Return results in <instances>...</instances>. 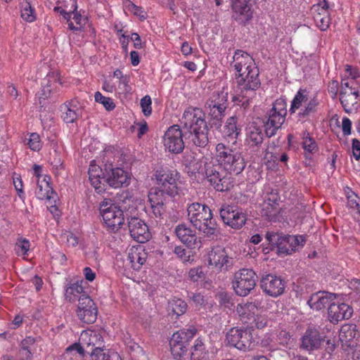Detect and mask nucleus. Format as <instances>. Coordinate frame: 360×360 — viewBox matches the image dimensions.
<instances>
[{
  "label": "nucleus",
  "instance_id": "1",
  "mask_svg": "<svg viewBox=\"0 0 360 360\" xmlns=\"http://www.w3.org/2000/svg\"><path fill=\"white\" fill-rule=\"evenodd\" d=\"M214 158L218 165L207 162L205 165L206 177L217 191H227L232 186L231 176L227 174L220 173L219 169L223 168L229 174H238L244 169L245 162L238 151L226 146L222 143L217 144Z\"/></svg>",
  "mask_w": 360,
  "mask_h": 360
},
{
  "label": "nucleus",
  "instance_id": "2",
  "mask_svg": "<svg viewBox=\"0 0 360 360\" xmlns=\"http://www.w3.org/2000/svg\"><path fill=\"white\" fill-rule=\"evenodd\" d=\"M181 122L189 130L191 139L198 146H204L208 141L207 126L205 113L197 108H188L184 112Z\"/></svg>",
  "mask_w": 360,
  "mask_h": 360
},
{
  "label": "nucleus",
  "instance_id": "3",
  "mask_svg": "<svg viewBox=\"0 0 360 360\" xmlns=\"http://www.w3.org/2000/svg\"><path fill=\"white\" fill-rule=\"evenodd\" d=\"M258 75L256 67L238 73L236 82L240 93L233 97V101L238 105L244 108L248 106L250 99L255 94V90L259 86Z\"/></svg>",
  "mask_w": 360,
  "mask_h": 360
},
{
  "label": "nucleus",
  "instance_id": "4",
  "mask_svg": "<svg viewBox=\"0 0 360 360\" xmlns=\"http://www.w3.org/2000/svg\"><path fill=\"white\" fill-rule=\"evenodd\" d=\"M188 219L198 230L207 235H213L216 229V223L212 220V214L209 207L195 202L188 208Z\"/></svg>",
  "mask_w": 360,
  "mask_h": 360
},
{
  "label": "nucleus",
  "instance_id": "5",
  "mask_svg": "<svg viewBox=\"0 0 360 360\" xmlns=\"http://www.w3.org/2000/svg\"><path fill=\"white\" fill-rule=\"evenodd\" d=\"M84 347L90 349L92 360H121L117 352H104L101 349L103 338L94 330H85L81 333L79 338Z\"/></svg>",
  "mask_w": 360,
  "mask_h": 360
},
{
  "label": "nucleus",
  "instance_id": "6",
  "mask_svg": "<svg viewBox=\"0 0 360 360\" xmlns=\"http://www.w3.org/2000/svg\"><path fill=\"white\" fill-rule=\"evenodd\" d=\"M266 238L270 244L277 247L281 255H291L301 249L306 241L303 236H285L274 232H268Z\"/></svg>",
  "mask_w": 360,
  "mask_h": 360
},
{
  "label": "nucleus",
  "instance_id": "7",
  "mask_svg": "<svg viewBox=\"0 0 360 360\" xmlns=\"http://www.w3.org/2000/svg\"><path fill=\"white\" fill-rule=\"evenodd\" d=\"M155 178L159 187L166 191L168 196L177 195L183 185L181 175L176 169H158L155 172Z\"/></svg>",
  "mask_w": 360,
  "mask_h": 360
},
{
  "label": "nucleus",
  "instance_id": "8",
  "mask_svg": "<svg viewBox=\"0 0 360 360\" xmlns=\"http://www.w3.org/2000/svg\"><path fill=\"white\" fill-rule=\"evenodd\" d=\"M103 223L111 231L118 230L124 223L122 210L112 200L105 198L99 205Z\"/></svg>",
  "mask_w": 360,
  "mask_h": 360
},
{
  "label": "nucleus",
  "instance_id": "9",
  "mask_svg": "<svg viewBox=\"0 0 360 360\" xmlns=\"http://www.w3.org/2000/svg\"><path fill=\"white\" fill-rule=\"evenodd\" d=\"M257 276L251 269H242L237 271L232 280V286L236 295L245 297L256 286Z\"/></svg>",
  "mask_w": 360,
  "mask_h": 360
},
{
  "label": "nucleus",
  "instance_id": "10",
  "mask_svg": "<svg viewBox=\"0 0 360 360\" xmlns=\"http://www.w3.org/2000/svg\"><path fill=\"white\" fill-rule=\"evenodd\" d=\"M226 340L228 344L242 351L250 350L255 345L252 330L248 326L232 328L227 333Z\"/></svg>",
  "mask_w": 360,
  "mask_h": 360
},
{
  "label": "nucleus",
  "instance_id": "11",
  "mask_svg": "<svg viewBox=\"0 0 360 360\" xmlns=\"http://www.w3.org/2000/svg\"><path fill=\"white\" fill-rule=\"evenodd\" d=\"M286 114L287 104L285 99H276L269 112V117L265 124V131L268 136L275 135L285 122Z\"/></svg>",
  "mask_w": 360,
  "mask_h": 360
},
{
  "label": "nucleus",
  "instance_id": "12",
  "mask_svg": "<svg viewBox=\"0 0 360 360\" xmlns=\"http://www.w3.org/2000/svg\"><path fill=\"white\" fill-rule=\"evenodd\" d=\"M208 265L218 271L229 270L233 264V257L229 250L223 246L213 247L207 254Z\"/></svg>",
  "mask_w": 360,
  "mask_h": 360
},
{
  "label": "nucleus",
  "instance_id": "13",
  "mask_svg": "<svg viewBox=\"0 0 360 360\" xmlns=\"http://www.w3.org/2000/svg\"><path fill=\"white\" fill-rule=\"evenodd\" d=\"M67 4L55 7V10L60 11V13L67 20L68 28L71 30H79L86 24V18L75 11L77 5L76 0H67Z\"/></svg>",
  "mask_w": 360,
  "mask_h": 360
},
{
  "label": "nucleus",
  "instance_id": "14",
  "mask_svg": "<svg viewBox=\"0 0 360 360\" xmlns=\"http://www.w3.org/2000/svg\"><path fill=\"white\" fill-rule=\"evenodd\" d=\"M340 99L345 111L347 113L356 112L360 108L359 91L350 86L349 82L342 81Z\"/></svg>",
  "mask_w": 360,
  "mask_h": 360
},
{
  "label": "nucleus",
  "instance_id": "15",
  "mask_svg": "<svg viewBox=\"0 0 360 360\" xmlns=\"http://www.w3.org/2000/svg\"><path fill=\"white\" fill-rule=\"evenodd\" d=\"M163 144L166 150L172 153H179L184 148L182 131L179 127L173 125L165 133Z\"/></svg>",
  "mask_w": 360,
  "mask_h": 360
},
{
  "label": "nucleus",
  "instance_id": "16",
  "mask_svg": "<svg viewBox=\"0 0 360 360\" xmlns=\"http://www.w3.org/2000/svg\"><path fill=\"white\" fill-rule=\"evenodd\" d=\"M77 314L78 318L85 323H92L96 321L97 309L89 296L82 295L79 297Z\"/></svg>",
  "mask_w": 360,
  "mask_h": 360
},
{
  "label": "nucleus",
  "instance_id": "17",
  "mask_svg": "<svg viewBox=\"0 0 360 360\" xmlns=\"http://www.w3.org/2000/svg\"><path fill=\"white\" fill-rule=\"evenodd\" d=\"M220 216L223 221L233 229L241 228L246 221L245 214L240 209L233 206H224L220 210Z\"/></svg>",
  "mask_w": 360,
  "mask_h": 360
},
{
  "label": "nucleus",
  "instance_id": "18",
  "mask_svg": "<svg viewBox=\"0 0 360 360\" xmlns=\"http://www.w3.org/2000/svg\"><path fill=\"white\" fill-rule=\"evenodd\" d=\"M353 309L349 304L337 300H333L328 308V318L330 322L336 324L338 322L352 317Z\"/></svg>",
  "mask_w": 360,
  "mask_h": 360
},
{
  "label": "nucleus",
  "instance_id": "19",
  "mask_svg": "<svg viewBox=\"0 0 360 360\" xmlns=\"http://www.w3.org/2000/svg\"><path fill=\"white\" fill-rule=\"evenodd\" d=\"M128 229L131 238L139 243H145L150 238L148 225L138 217H131L129 220Z\"/></svg>",
  "mask_w": 360,
  "mask_h": 360
},
{
  "label": "nucleus",
  "instance_id": "20",
  "mask_svg": "<svg viewBox=\"0 0 360 360\" xmlns=\"http://www.w3.org/2000/svg\"><path fill=\"white\" fill-rule=\"evenodd\" d=\"M236 18L243 23L249 22L253 18L252 0H231Z\"/></svg>",
  "mask_w": 360,
  "mask_h": 360
},
{
  "label": "nucleus",
  "instance_id": "21",
  "mask_svg": "<svg viewBox=\"0 0 360 360\" xmlns=\"http://www.w3.org/2000/svg\"><path fill=\"white\" fill-rule=\"evenodd\" d=\"M261 288L264 292L271 296L278 297L283 294L285 284L281 278L268 274L261 280Z\"/></svg>",
  "mask_w": 360,
  "mask_h": 360
},
{
  "label": "nucleus",
  "instance_id": "22",
  "mask_svg": "<svg viewBox=\"0 0 360 360\" xmlns=\"http://www.w3.org/2000/svg\"><path fill=\"white\" fill-rule=\"evenodd\" d=\"M171 196H168L163 189L151 188L148 193V200L155 216H161L165 211V205Z\"/></svg>",
  "mask_w": 360,
  "mask_h": 360
},
{
  "label": "nucleus",
  "instance_id": "23",
  "mask_svg": "<svg viewBox=\"0 0 360 360\" xmlns=\"http://www.w3.org/2000/svg\"><path fill=\"white\" fill-rule=\"evenodd\" d=\"M62 118L66 123H73L82 115L83 108L77 99L66 101L60 106Z\"/></svg>",
  "mask_w": 360,
  "mask_h": 360
},
{
  "label": "nucleus",
  "instance_id": "24",
  "mask_svg": "<svg viewBox=\"0 0 360 360\" xmlns=\"http://www.w3.org/2000/svg\"><path fill=\"white\" fill-rule=\"evenodd\" d=\"M325 341V337L316 328H309L302 338V347L307 351H314L321 348Z\"/></svg>",
  "mask_w": 360,
  "mask_h": 360
},
{
  "label": "nucleus",
  "instance_id": "25",
  "mask_svg": "<svg viewBox=\"0 0 360 360\" xmlns=\"http://www.w3.org/2000/svg\"><path fill=\"white\" fill-rule=\"evenodd\" d=\"M259 305L260 302L257 300L238 304L236 307V314L239 320L248 326L254 316L258 312Z\"/></svg>",
  "mask_w": 360,
  "mask_h": 360
},
{
  "label": "nucleus",
  "instance_id": "26",
  "mask_svg": "<svg viewBox=\"0 0 360 360\" xmlns=\"http://www.w3.org/2000/svg\"><path fill=\"white\" fill-rule=\"evenodd\" d=\"M335 299L336 295L334 293L318 292L310 297L307 304L313 310L320 311L324 309L326 306L329 307Z\"/></svg>",
  "mask_w": 360,
  "mask_h": 360
},
{
  "label": "nucleus",
  "instance_id": "27",
  "mask_svg": "<svg viewBox=\"0 0 360 360\" xmlns=\"http://www.w3.org/2000/svg\"><path fill=\"white\" fill-rule=\"evenodd\" d=\"M130 175L120 167L113 168L106 175L105 181L113 188H120L129 184Z\"/></svg>",
  "mask_w": 360,
  "mask_h": 360
},
{
  "label": "nucleus",
  "instance_id": "28",
  "mask_svg": "<svg viewBox=\"0 0 360 360\" xmlns=\"http://www.w3.org/2000/svg\"><path fill=\"white\" fill-rule=\"evenodd\" d=\"M175 233L179 240L188 248H195L198 246V238L195 231L192 230L185 224L178 225L175 229Z\"/></svg>",
  "mask_w": 360,
  "mask_h": 360
},
{
  "label": "nucleus",
  "instance_id": "29",
  "mask_svg": "<svg viewBox=\"0 0 360 360\" xmlns=\"http://www.w3.org/2000/svg\"><path fill=\"white\" fill-rule=\"evenodd\" d=\"M146 258L147 252L141 245L132 246L129 250L127 260L134 270H139L146 262Z\"/></svg>",
  "mask_w": 360,
  "mask_h": 360
},
{
  "label": "nucleus",
  "instance_id": "30",
  "mask_svg": "<svg viewBox=\"0 0 360 360\" xmlns=\"http://www.w3.org/2000/svg\"><path fill=\"white\" fill-rule=\"evenodd\" d=\"M233 66L238 73L255 68L252 58L247 53L237 50L233 57Z\"/></svg>",
  "mask_w": 360,
  "mask_h": 360
},
{
  "label": "nucleus",
  "instance_id": "31",
  "mask_svg": "<svg viewBox=\"0 0 360 360\" xmlns=\"http://www.w3.org/2000/svg\"><path fill=\"white\" fill-rule=\"evenodd\" d=\"M280 201V197L277 191L269 188L266 189L264 202L262 204V210L266 216H271L277 210V205Z\"/></svg>",
  "mask_w": 360,
  "mask_h": 360
},
{
  "label": "nucleus",
  "instance_id": "32",
  "mask_svg": "<svg viewBox=\"0 0 360 360\" xmlns=\"http://www.w3.org/2000/svg\"><path fill=\"white\" fill-rule=\"evenodd\" d=\"M60 206V202L58 194L49 186L48 182H46V208L56 221L58 220L61 215Z\"/></svg>",
  "mask_w": 360,
  "mask_h": 360
},
{
  "label": "nucleus",
  "instance_id": "33",
  "mask_svg": "<svg viewBox=\"0 0 360 360\" xmlns=\"http://www.w3.org/2000/svg\"><path fill=\"white\" fill-rule=\"evenodd\" d=\"M106 176H104L101 167L96 164L95 160L91 162L89 168V179L91 185L98 193L102 192L103 181H105Z\"/></svg>",
  "mask_w": 360,
  "mask_h": 360
},
{
  "label": "nucleus",
  "instance_id": "34",
  "mask_svg": "<svg viewBox=\"0 0 360 360\" xmlns=\"http://www.w3.org/2000/svg\"><path fill=\"white\" fill-rule=\"evenodd\" d=\"M263 141L262 127L257 122H250L246 128V142L251 146H258Z\"/></svg>",
  "mask_w": 360,
  "mask_h": 360
},
{
  "label": "nucleus",
  "instance_id": "35",
  "mask_svg": "<svg viewBox=\"0 0 360 360\" xmlns=\"http://www.w3.org/2000/svg\"><path fill=\"white\" fill-rule=\"evenodd\" d=\"M358 335L356 326L354 324L343 325L339 333V339L342 345L352 347L355 344V339Z\"/></svg>",
  "mask_w": 360,
  "mask_h": 360
},
{
  "label": "nucleus",
  "instance_id": "36",
  "mask_svg": "<svg viewBox=\"0 0 360 360\" xmlns=\"http://www.w3.org/2000/svg\"><path fill=\"white\" fill-rule=\"evenodd\" d=\"M43 167L41 165H34L33 166L32 181L36 183L35 195L39 200L45 199V192L44 191V182H45V176L42 175Z\"/></svg>",
  "mask_w": 360,
  "mask_h": 360
},
{
  "label": "nucleus",
  "instance_id": "37",
  "mask_svg": "<svg viewBox=\"0 0 360 360\" xmlns=\"http://www.w3.org/2000/svg\"><path fill=\"white\" fill-rule=\"evenodd\" d=\"M240 133V129L237 127L236 118L235 117H229L224 126V136L228 139L229 142L235 143Z\"/></svg>",
  "mask_w": 360,
  "mask_h": 360
},
{
  "label": "nucleus",
  "instance_id": "38",
  "mask_svg": "<svg viewBox=\"0 0 360 360\" xmlns=\"http://www.w3.org/2000/svg\"><path fill=\"white\" fill-rule=\"evenodd\" d=\"M196 330L194 328H188L187 330H181L174 333L169 342V345H172L174 339L176 345H186L190 340H191L195 335Z\"/></svg>",
  "mask_w": 360,
  "mask_h": 360
},
{
  "label": "nucleus",
  "instance_id": "39",
  "mask_svg": "<svg viewBox=\"0 0 360 360\" xmlns=\"http://www.w3.org/2000/svg\"><path fill=\"white\" fill-rule=\"evenodd\" d=\"M83 292V286L81 283L76 282L71 283L66 288L65 297L68 301L75 302L77 298L79 299L81 296L85 295Z\"/></svg>",
  "mask_w": 360,
  "mask_h": 360
},
{
  "label": "nucleus",
  "instance_id": "40",
  "mask_svg": "<svg viewBox=\"0 0 360 360\" xmlns=\"http://www.w3.org/2000/svg\"><path fill=\"white\" fill-rule=\"evenodd\" d=\"M308 101V93L306 90L300 89L295 96L291 103L290 112L293 113L297 109H301Z\"/></svg>",
  "mask_w": 360,
  "mask_h": 360
},
{
  "label": "nucleus",
  "instance_id": "41",
  "mask_svg": "<svg viewBox=\"0 0 360 360\" xmlns=\"http://www.w3.org/2000/svg\"><path fill=\"white\" fill-rule=\"evenodd\" d=\"M302 146L304 150L305 154L307 153H314L317 151L318 146L314 141V139L310 136L309 134L307 131H304L302 134Z\"/></svg>",
  "mask_w": 360,
  "mask_h": 360
},
{
  "label": "nucleus",
  "instance_id": "42",
  "mask_svg": "<svg viewBox=\"0 0 360 360\" xmlns=\"http://www.w3.org/2000/svg\"><path fill=\"white\" fill-rule=\"evenodd\" d=\"M267 322L268 319L266 316L262 314L261 307L259 306V311L256 314V316H254V318H252L248 328H250L251 330L253 328L262 329L266 326Z\"/></svg>",
  "mask_w": 360,
  "mask_h": 360
},
{
  "label": "nucleus",
  "instance_id": "43",
  "mask_svg": "<svg viewBox=\"0 0 360 360\" xmlns=\"http://www.w3.org/2000/svg\"><path fill=\"white\" fill-rule=\"evenodd\" d=\"M187 309V304L181 299H173L169 302V310L177 316L184 314Z\"/></svg>",
  "mask_w": 360,
  "mask_h": 360
},
{
  "label": "nucleus",
  "instance_id": "44",
  "mask_svg": "<svg viewBox=\"0 0 360 360\" xmlns=\"http://www.w3.org/2000/svg\"><path fill=\"white\" fill-rule=\"evenodd\" d=\"M20 13L22 18L27 22H32L36 19L34 11L27 1L21 3Z\"/></svg>",
  "mask_w": 360,
  "mask_h": 360
},
{
  "label": "nucleus",
  "instance_id": "45",
  "mask_svg": "<svg viewBox=\"0 0 360 360\" xmlns=\"http://www.w3.org/2000/svg\"><path fill=\"white\" fill-rule=\"evenodd\" d=\"M228 92L224 91L213 94L207 103L227 108Z\"/></svg>",
  "mask_w": 360,
  "mask_h": 360
},
{
  "label": "nucleus",
  "instance_id": "46",
  "mask_svg": "<svg viewBox=\"0 0 360 360\" xmlns=\"http://www.w3.org/2000/svg\"><path fill=\"white\" fill-rule=\"evenodd\" d=\"M205 346L201 339H197L191 352V360H200L205 356Z\"/></svg>",
  "mask_w": 360,
  "mask_h": 360
},
{
  "label": "nucleus",
  "instance_id": "47",
  "mask_svg": "<svg viewBox=\"0 0 360 360\" xmlns=\"http://www.w3.org/2000/svg\"><path fill=\"white\" fill-rule=\"evenodd\" d=\"M124 8L127 12L133 13L141 20H144L147 18V13L141 7L137 6L131 1L127 2L125 4Z\"/></svg>",
  "mask_w": 360,
  "mask_h": 360
},
{
  "label": "nucleus",
  "instance_id": "48",
  "mask_svg": "<svg viewBox=\"0 0 360 360\" xmlns=\"http://www.w3.org/2000/svg\"><path fill=\"white\" fill-rule=\"evenodd\" d=\"M188 297L191 304L198 309H200L207 303V299L200 292H191Z\"/></svg>",
  "mask_w": 360,
  "mask_h": 360
},
{
  "label": "nucleus",
  "instance_id": "49",
  "mask_svg": "<svg viewBox=\"0 0 360 360\" xmlns=\"http://www.w3.org/2000/svg\"><path fill=\"white\" fill-rule=\"evenodd\" d=\"M313 17L316 14L323 15V14H330L328 10V5L326 0H319L318 2L314 4L311 8Z\"/></svg>",
  "mask_w": 360,
  "mask_h": 360
},
{
  "label": "nucleus",
  "instance_id": "50",
  "mask_svg": "<svg viewBox=\"0 0 360 360\" xmlns=\"http://www.w3.org/2000/svg\"><path fill=\"white\" fill-rule=\"evenodd\" d=\"M95 101L102 104L107 110H112L115 108V105L111 98L105 97L99 91L95 93Z\"/></svg>",
  "mask_w": 360,
  "mask_h": 360
},
{
  "label": "nucleus",
  "instance_id": "51",
  "mask_svg": "<svg viewBox=\"0 0 360 360\" xmlns=\"http://www.w3.org/2000/svg\"><path fill=\"white\" fill-rule=\"evenodd\" d=\"M30 250V242L27 240L23 239L18 240L15 246V250L18 256L22 257L23 259H27V252Z\"/></svg>",
  "mask_w": 360,
  "mask_h": 360
},
{
  "label": "nucleus",
  "instance_id": "52",
  "mask_svg": "<svg viewBox=\"0 0 360 360\" xmlns=\"http://www.w3.org/2000/svg\"><path fill=\"white\" fill-rule=\"evenodd\" d=\"M313 18L316 26L321 31H326L329 27L330 22V14H323V15H319V14H316Z\"/></svg>",
  "mask_w": 360,
  "mask_h": 360
},
{
  "label": "nucleus",
  "instance_id": "53",
  "mask_svg": "<svg viewBox=\"0 0 360 360\" xmlns=\"http://www.w3.org/2000/svg\"><path fill=\"white\" fill-rule=\"evenodd\" d=\"M208 113L215 120H221L224 116L226 108L207 103Z\"/></svg>",
  "mask_w": 360,
  "mask_h": 360
},
{
  "label": "nucleus",
  "instance_id": "54",
  "mask_svg": "<svg viewBox=\"0 0 360 360\" xmlns=\"http://www.w3.org/2000/svg\"><path fill=\"white\" fill-rule=\"evenodd\" d=\"M174 340L170 345L171 352L176 360H181V358L186 353V345H176Z\"/></svg>",
  "mask_w": 360,
  "mask_h": 360
},
{
  "label": "nucleus",
  "instance_id": "55",
  "mask_svg": "<svg viewBox=\"0 0 360 360\" xmlns=\"http://www.w3.org/2000/svg\"><path fill=\"white\" fill-rule=\"evenodd\" d=\"M316 105L317 103L314 100L307 101L303 108H301L299 112V116L301 117H305L308 116L309 114L315 111Z\"/></svg>",
  "mask_w": 360,
  "mask_h": 360
},
{
  "label": "nucleus",
  "instance_id": "56",
  "mask_svg": "<svg viewBox=\"0 0 360 360\" xmlns=\"http://www.w3.org/2000/svg\"><path fill=\"white\" fill-rule=\"evenodd\" d=\"M114 82L117 85V91L120 94H127L130 92L131 87L129 85L128 77L123 78L121 79L114 80Z\"/></svg>",
  "mask_w": 360,
  "mask_h": 360
},
{
  "label": "nucleus",
  "instance_id": "57",
  "mask_svg": "<svg viewBox=\"0 0 360 360\" xmlns=\"http://www.w3.org/2000/svg\"><path fill=\"white\" fill-rule=\"evenodd\" d=\"M344 77H347V79H342V81L344 80L345 82H349L350 83V86H352L354 82V79L358 77V72L352 66L347 65L345 67Z\"/></svg>",
  "mask_w": 360,
  "mask_h": 360
},
{
  "label": "nucleus",
  "instance_id": "58",
  "mask_svg": "<svg viewBox=\"0 0 360 360\" xmlns=\"http://www.w3.org/2000/svg\"><path fill=\"white\" fill-rule=\"evenodd\" d=\"M152 101L149 96H145L141 98L140 105L141 108L142 112L145 116H149L152 113Z\"/></svg>",
  "mask_w": 360,
  "mask_h": 360
},
{
  "label": "nucleus",
  "instance_id": "59",
  "mask_svg": "<svg viewBox=\"0 0 360 360\" xmlns=\"http://www.w3.org/2000/svg\"><path fill=\"white\" fill-rule=\"evenodd\" d=\"M276 340L282 345H290L293 340L290 333L285 330H280L276 335Z\"/></svg>",
  "mask_w": 360,
  "mask_h": 360
},
{
  "label": "nucleus",
  "instance_id": "60",
  "mask_svg": "<svg viewBox=\"0 0 360 360\" xmlns=\"http://www.w3.org/2000/svg\"><path fill=\"white\" fill-rule=\"evenodd\" d=\"M30 148L32 150H39L41 148L39 136L37 133H32L27 143Z\"/></svg>",
  "mask_w": 360,
  "mask_h": 360
},
{
  "label": "nucleus",
  "instance_id": "61",
  "mask_svg": "<svg viewBox=\"0 0 360 360\" xmlns=\"http://www.w3.org/2000/svg\"><path fill=\"white\" fill-rule=\"evenodd\" d=\"M188 278L193 282H198L204 278L202 267L198 266L191 269L188 271Z\"/></svg>",
  "mask_w": 360,
  "mask_h": 360
},
{
  "label": "nucleus",
  "instance_id": "62",
  "mask_svg": "<svg viewBox=\"0 0 360 360\" xmlns=\"http://www.w3.org/2000/svg\"><path fill=\"white\" fill-rule=\"evenodd\" d=\"M62 240L69 247H76L79 244L78 237L71 232H65L62 235Z\"/></svg>",
  "mask_w": 360,
  "mask_h": 360
},
{
  "label": "nucleus",
  "instance_id": "63",
  "mask_svg": "<svg viewBox=\"0 0 360 360\" xmlns=\"http://www.w3.org/2000/svg\"><path fill=\"white\" fill-rule=\"evenodd\" d=\"M131 128L133 129H135L136 128L137 129V136L139 138H141L143 134H145L148 129L147 122L144 120L134 123Z\"/></svg>",
  "mask_w": 360,
  "mask_h": 360
},
{
  "label": "nucleus",
  "instance_id": "64",
  "mask_svg": "<svg viewBox=\"0 0 360 360\" xmlns=\"http://www.w3.org/2000/svg\"><path fill=\"white\" fill-rule=\"evenodd\" d=\"M102 89L109 93L117 91V85L112 79H105L103 82Z\"/></svg>",
  "mask_w": 360,
  "mask_h": 360
}]
</instances>
